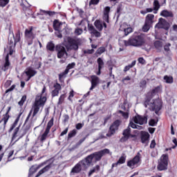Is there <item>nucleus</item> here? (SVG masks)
Returning a JSON list of instances; mask_svg holds the SVG:
<instances>
[{
  "instance_id": "obj_19",
  "label": "nucleus",
  "mask_w": 177,
  "mask_h": 177,
  "mask_svg": "<svg viewBox=\"0 0 177 177\" xmlns=\"http://www.w3.org/2000/svg\"><path fill=\"white\" fill-rule=\"evenodd\" d=\"M129 135H131V128L128 127L127 129H125L123 131V136L121 138V142H125L126 140H128V138H129Z\"/></svg>"
},
{
  "instance_id": "obj_46",
  "label": "nucleus",
  "mask_w": 177,
  "mask_h": 177,
  "mask_svg": "<svg viewBox=\"0 0 177 177\" xmlns=\"http://www.w3.org/2000/svg\"><path fill=\"white\" fill-rule=\"evenodd\" d=\"M153 9L154 10H158L160 9V3L157 0L153 1Z\"/></svg>"
},
{
  "instance_id": "obj_32",
  "label": "nucleus",
  "mask_w": 177,
  "mask_h": 177,
  "mask_svg": "<svg viewBox=\"0 0 177 177\" xmlns=\"http://www.w3.org/2000/svg\"><path fill=\"white\" fill-rule=\"evenodd\" d=\"M61 24L59 21L55 20L53 24V28L56 31H60Z\"/></svg>"
},
{
  "instance_id": "obj_42",
  "label": "nucleus",
  "mask_w": 177,
  "mask_h": 177,
  "mask_svg": "<svg viewBox=\"0 0 177 177\" xmlns=\"http://www.w3.org/2000/svg\"><path fill=\"white\" fill-rule=\"evenodd\" d=\"M52 127H53V119H50V120H49V122H48L46 131H50Z\"/></svg>"
},
{
  "instance_id": "obj_2",
  "label": "nucleus",
  "mask_w": 177,
  "mask_h": 177,
  "mask_svg": "<svg viewBox=\"0 0 177 177\" xmlns=\"http://www.w3.org/2000/svg\"><path fill=\"white\" fill-rule=\"evenodd\" d=\"M119 44L124 45V46H136L138 48L145 45V35L134 33L127 41L120 40Z\"/></svg>"
},
{
  "instance_id": "obj_39",
  "label": "nucleus",
  "mask_w": 177,
  "mask_h": 177,
  "mask_svg": "<svg viewBox=\"0 0 177 177\" xmlns=\"http://www.w3.org/2000/svg\"><path fill=\"white\" fill-rule=\"evenodd\" d=\"M49 133V131L46 130L44 133L41 135L40 140L41 142H44V140H46V138H48V134Z\"/></svg>"
},
{
  "instance_id": "obj_14",
  "label": "nucleus",
  "mask_w": 177,
  "mask_h": 177,
  "mask_svg": "<svg viewBox=\"0 0 177 177\" xmlns=\"http://www.w3.org/2000/svg\"><path fill=\"white\" fill-rule=\"evenodd\" d=\"M140 160V158H139V155L136 156L133 158V160L127 162L128 167H129L130 168H135V165H137Z\"/></svg>"
},
{
  "instance_id": "obj_54",
  "label": "nucleus",
  "mask_w": 177,
  "mask_h": 177,
  "mask_svg": "<svg viewBox=\"0 0 177 177\" xmlns=\"http://www.w3.org/2000/svg\"><path fill=\"white\" fill-rule=\"evenodd\" d=\"M151 12H153L151 8H147L145 11H140V13H142V15H146V13H150Z\"/></svg>"
},
{
  "instance_id": "obj_58",
  "label": "nucleus",
  "mask_w": 177,
  "mask_h": 177,
  "mask_svg": "<svg viewBox=\"0 0 177 177\" xmlns=\"http://www.w3.org/2000/svg\"><path fill=\"white\" fill-rule=\"evenodd\" d=\"M13 46H15V44H13V41H12L11 46L10 48V52H9V55H10V56H12V55H13V49H12Z\"/></svg>"
},
{
  "instance_id": "obj_20",
  "label": "nucleus",
  "mask_w": 177,
  "mask_h": 177,
  "mask_svg": "<svg viewBox=\"0 0 177 177\" xmlns=\"http://www.w3.org/2000/svg\"><path fill=\"white\" fill-rule=\"evenodd\" d=\"M25 37L26 38H30V39H34L35 38V35L32 33V28H30L29 30L28 29L26 30Z\"/></svg>"
},
{
  "instance_id": "obj_29",
  "label": "nucleus",
  "mask_w": 177,
  "mask_h": 177,
  "mask_svg": "<svg viewBox=\"0 0 177 177\" xmlns=\"http://www.w3.org/2000/svg\"><path fill=\"white\" fill-rule=\"evenodd\" d=\"M124 162H125V158H124V156H121L116 163H113L112 165V167H117L118 164H124Z\"/></svg>"
},
{
  "instance_id": "obj_21",
  "label": "nucleus",
  "mask_w": 177,
  "mask_h": 177,
  "mask_svg": "<svg viewBox=\"0 0 177 177\" xmlns=\"http://www.w3.org/2000/svg\"><path fill=\"white\" fill-rule=\"evenodd\" d=\"M88 30L90 31L91 34H92V35H95V37H97V38H99V37H100V32L96 30L93 26H88Z\"/></svg>"
},
{
  "instance_id": "obj_62",
  "label": "nucleus",
  "mask_w": 177,
  "mask_h": 177,
  "mask_svg": "<svg viewBox=\"0 0 177 177\" xmlns=\"http://www.w3.org/2000/svg\"><path fill=\"white\" fill-rule=\"evenodd\" d=\"M140 86L141 88H145L146 86V81L145 80H142L140 83Z\"/></svg>"
},
{
  "instance_id": "obj_7",
  "label": "nucleus",
  "mask_w": 177,
  "mask_h": 177,
  "mask_svg": "<svg viewBox=\"0 0 177 177\" xmlns=\"http://www.w3.org/2000/svg\"><path fill=\"white\" fill-rule=\"evenodd\" d=\"M56 50L57 52V57L58 59H67V51H66V48L61 45H58L56 46Z\"/></svg>"
},
{
  "instance_id": "obj_64",
  "label": "nucleus",
  "mask_w": 177,
  "mask_h": 177,
  "mask_svg": "<svg viewBox=\"0 0 177 177\" xmlns=\"http://www.w3.org/2000/svg\"><path fill=\"white\" fill-rule=\"evenodd\" d=\"M150 147H151V149H154V147H156V140H153L151 141V143L150 145Z\"/></svg>"
},
{
  "instance_id": "obj_22",
  "label": "nucleus",
  "mask_w": 177,
  "mask_h": 177,
  "mask_svg": "<svg viewBox=\"0 0 177 177\" xmlns=\"http://www.w3.org/2000/svg\"><path fill=\"white\" fill-rule=\"evenodd\" d=\"M149 138H150V134H149L146 131H142L141 133V140L142 143H146L147 140H149Z\"/></svg>"
},
{
  "instance_id": "obj_57",
  "label": "nucleus",
  "mask_w": 177,
  "mask_h": 177,
  "mask_svg": "<svg viewBox=\"0 0 177 177\" xmlns=\"http://www.w3.org/2000/svg\"><path fill=\"white\" fill-rule=\"evenodd\" d=\"M99 3V0H91L89 5H97Z\"/></svg>"
},
{
  "instance_id": "obj_48",
  "label": "nucleus",
  "mask_w": 177,
  "mask_h": 177,
  "mask_svg": "<svg viewBox=\"0 0 177 177\" xmlns=\"http://www.w3.org/2000/svg\"><path fill=\"white\" fill-rule=\"evenodd\" d=\"M64 99H66V94L61 95L59 98L58 104H62L64 102Z\"/></svg>"
},
{
  "instance_id": "obj_15",
  "label": "nucleus",
  "mask_w": 177,
  "mask_h": 177,
  "mask_svg": "<svg viewBox=\"0 0 177 177\" xmlns=\"http://www.w3.org/2000/svg\"><path fill=\"white\" fill-rule=\"evenodd\" d=\"M54 89L52 91V96L55 97V96L59 95V92L62 91V86L59 83H55L53 85Z\"/></svg>"
},
{
  "instance_id": "obj_61",
  "label": "nucleus",
  "mask_w": 177,
  "mask_h": 177,
  "mask_svg": "<svg viewBox=\"0 0 177 177\" xmlns=\"http://www.w3.org/2000/svg\"><path fill=\"white\" fill-rule=\"evenodd\" d=\"M19 41H20V33L19 32L16 34V36H15V43L16 42H19Z\"/></svg>"
},
{
  "instance_id": "obj_17",
  "label": "nucleus",
  "mask_w": 177,
  "mask_h": 177,
  "mask_svg": "<svg viewBox=\"0 0 177 177\" xmlns=\"http://www.w3.org/2000/svg\"><path fill=\"white\" fill-rule=\"evenodd\" d=\"M110 7L106 6L104 8L102 19L104 21L109 23V13H110Z\"/></svg>"
},
{
  "instance_id": "obj_24",
  "label": "nucleus",
  "mask_w": 177,
  "mask_h": 177,
  "mask_svg": "<svg viewBox=\"0 0 177 177\" xmlns=\"http://www.w3.org/2000/svg\"><path fill=\"white\" fill-rule=\"evenodd\" d=\"M154 15L149 14L146 17L145 23L151 26L154 23Z\"/></svg>"
},
{
  "instance_id": "obj_51",
  "label": "nucleus",
  "mask_w": 177,
  "mask_h": 177,
  "mask_svg": "<svg viewBox=\"0 0 177 177\" xmlns=\"http://www.w3.org/2000/svg\"><path fill=\"white\" fill-rule=\"evenodd\" d=\"M9 120V114H8V112L6 113V114L4 115L2 121H3L4 122V125H6V122H8Z\"/></svg>"
},
{
  "instance_id": "obj_1",
  "label": "nucleus",
  "mask_w": 177,
  "mask_h": 177,
  "mask_svg": "<svg viewBox=\"0 0 177 177\" xmlns=\"http://www.w3.org/2000/svg\"><path fill=\"white\" fill-rule=\"evenodd\" d=\"M45 102H46V97L42 96V95H38L36 96L35 101L32 104V109L25 121V125H27V124H28V120H30V117H31V114L32 113V118H34L35 116L37 115V113H39L41 107H44V106L45 105Z\"/></svg>"
},
{
  "instance_id": "obj_34",
  "label": "nucleus",
  "mask_w": 177,
  "mask_h": 177,
  "mask_svg": "<svg viewBox=\"0 0 177 177\" xmlns=\"http://www.w3.org/2000/svg\"><path fill=\"white\" fill-rule=\"evenodd\" d=\"M100 169V166L97 165L95 167H93L92 169H91L88 172V176H91L93 174H95L96 171H99Z\"/></svg>"
},
{
  "instance_id": "obj_23",
  "label": "nucleus",
  "mask_w": 177,
  "mask_h": 177,
  "mask_svg": "<svg viewBox=\"0 0 177 177\" xmlns=\"http://www.w3.org/2000/svg\"><path fill=\"white\" fill-rule=\"evenodd\" d=\"M50 168H51L50 165H48L44 167L43 169H41V170L39 171V172L37 174L35 177L41 176V175H43V174H45V172H48V171H49V169H50Z\"/></svg>"
},
{
  "instance_id": "obj_28",
  "label": "nucleus",
  "mask_w": 177,
  "mask_h": 177,
  "mask_svg": "<svg viewBox=\"0 0 177 177\" xmlns=\"http://www.w3.org/2000/svg\"><path fill=\"white\" fill-rule=\"evenodd\" d=\"M94 24L96 28L99 30V31H102V30H103V25L102 24V22H100V21L99 20L95 21Z\"/></svg>"
},
{
  "instance_id": "obj_41",
  "label": "nucleus",
  "mask_w": 177,
  "mask_h": 177,
  "mask_svg": "<svg viewBox=\"0 0 177 177\" xmlns=\"http://www.w3.org/2000/svg\"><path fill=\"white\" fill-rule=\"evenodd\" d=\"M77 135V131L75 129L72 130L68 134V139H71V138H74Z\"/></svg>"
},
{
  "instance_id": "obj_45",
  "label": "nucleus",
  "mask_w": 177,
  "mask_h": 177,
  "mask_svg": "<svg viewBox=\"0 0 177 177\" xmlns=\"http://www.w3.org/2000/svg\"><path fill=\"white\" fill-rule=\"evenodd\" d=\"M162 91L161 87L158 86L155 88L153 90H152V95H154V93H161Z\"/></svg>"
},
{
  "instance_id": "obj_60",
  "label": "nucleus",
  "mask_w": 177,
  "mask_h": 177,
  "mask_svg": "<svg viewBox=\"0 0 177 177\" xmlns=\"http://www.w3.org/2000/svg\"><path fill=\"white\" fill-rule=\"evenodd\" d=\"M73 97H74V91H71L69 93V96L68 97V100H71V99H73Z\"/></svg>"
},
{
  "instance_id": "obj_26",
  "label": "nucleus",
  "mask_w": 177,
  "mask_h": 177,
  "mask_svg": "<svg viewBox=\"0 0 177 177\" xmlns=\"http://www.w3.org/2000/svg\"><path fill=\"white\" fill-rule=\"evenodd\" d=\"M9 66H10V63L9 62V55H7L6 57V62L4 66L2 67L3 71H6L9 68Z\"/></svg>"
},
{
  "instance_id": "obj_33",
  "label": "nucleus",
  "mask_w": 177,
  "mask_h": 177,
  "mask_svg": "<svg viewBox=\"0 0 177 177\" xmlns=\"http://www.w3.org/2000/svg\"><path fill=\"white\" fill-rule=\"evenodd\" d=\"M20 117H21V113L19 114V115L17 116V119L15 120L12 127L10 128V131H13V129H15V128L16 127V125H17L19 120H20Z\"/></svg>"
},
{
  "instance_id": "obj_63",
  "label": "nucleus",
  "mask_w": 177,
  "mask_h": 177,
  "mask_svg": "<svg viewBox=\"0 0 177 177\" xmlns=\"http://www.w3.org/2000/svg\"><path fill=\"white\" fill-rule=\"evenodd\" d=\"M169 46H171V44H167L165 47L164 49L166 52H168L169 50Z\"/></svg>"
},
{
  "instance_id": "obj_8",
  "label": "nucleus",
  "mask_w": 177,
  "mask_h": 177,
  "mask_svg": "<svg viewBox=\"0 0 177 177\" xmlns=\"http://www.w3.org/2000/svg\"><path fill=\"white\" fill-rule=\"evenodd\" d=\"M118 127H120V121L116 120L115 121L110 127L109 132L106 133V136L108 138H111L114 133H115V131L117 129H118Z\"/></svg>"
},
{
  "instance_id": "obj_10",
  "label": "nucleus",
  "mask_w": 177,
  "mask_h": 177,
  "mask_svg": "<svg viewBox=\"0 0 177 177\" xmlns=\"http://www.w3.org/2000/svg\"><path fill=\"white\" fill-rule=\"evenodd\" d=\"M156 28H164L165 30H169V23L167 22L165 19H159L158 23L155 26Z\"/></svg>"
},
{
  "instance_id": "obj_31",
  "label": "nucleus",
  "mask_w": 177,
  "mask_h": 177,
  "mask_svg": "<svg viewBox=\"0 0 177 177\" xmlns=\"http://www.w3.org/2000/svg\"><path fill=\"white\" fill-rule=\"evenodd\" d=\"M164 80L166 84H172V82H174V77L171 76L165 75Z\"/></svg>"
},
{
  "instance_id": "obj_43",
  "label": "nucleus",
  "mask_w": 177,
  "mask_h": 177,
  "mask_svg": "<svg viewBox=\"0 0 177 177\" xmlns=\"http://www.w3.org/2000/svg\"><path fill=\"white\" fill-rule=\"evenodd\" d=\"M107 131L106 130L103 131L102 132L100 133L98 139H106V136H107Z\"/></svg>"
},
{
  "instance_id": "obj_9",
  "label": "nucleus",
  "mask_w": 177,
  "mask_h": 177,
  "mask_svg": "<svg viewBox=\"0 0 177 177\" xmlns=\"http://www.w3.org/2000/svg\"><path fill=\"white\" fill-rule=\"evenodd\" d=\"M133 121L135 124H139V125H143L144 124H147V117L140 116L139 115L133 118Z\"/></svg>"
},
{
  "instance_id": "obj_49",
  "label": "nucleus",
  "mask_w": 177,
  "mask_h": 177,
  "mask_svg": "<svg viewBox=\"0 0 177 177\" xmlns=\"http://www.w3.org/2000/svg\"><path fill=\"white\" fill-rule=\"evenodd\" d=\"M8 3H9V0H0V6H1V8H5Z\"/></svg>"
},
{
  "instance_id": "obj_13",
  "label": "nucleus",
  "mask_w": 177,
  "mask_h": 177,
  "mask_svg": "<svg viewBox=\"0 0 177 177\" xmlns=\"http://www.w3.org/2000/svg\"><path fill=\"white\" fill-rule=\"evenodd\" d=\"M91 86L90 88V91H93V89H95V88H96V86H97V84H99L100 80L96 75H92L91 76Z\"/></svg>"
},
{
  "instance_id": "obj_44",
  "label": "nucleus",
  "mask_w": 177,
  "mask_h": 177,
  "mask_svg": "<svg viewBox=\"0 0 177 177\" xmlns=\"http://www.w3.org/2000/svg\"><path fill=\"white\" fill-rule=\"evenodd\" d=\"M100 153H101V156L103 157V156H106V154H110V149H104L100 151Z\"/></svg>"
},
{
  "instance_id": "obj_53",
  "label": "nucleus",
  "mask_w": 177,
  "mask_h": 177,
  "mask_svg": "<svg viewBox=\"0 0 177 177\" xmlns=\"http://www.w3.org/2000/svg\"><path fill=\"white\" fill-rule=\"evenodd\" d=\"M119 113H120V114H122V117H124V118H125L126 120L129 118V115L128 114L127 112H124L122 111H120Z\"/></svg>"
},
{
  "instance_id": "obj_30",
  "label": "nucleus",
  "mask_w": 177,
  "mask_h": 177,
  "mask_svg": "<svg viewBox=\"0 0 177 177\" xmlns=\"http://www.w3.org/2000/svg\"><path fill=\"white\" fill-rule=\"evenodd\" d=\"M154 46L158 50H160L162 48V42L160 41H156L154 42Z\"/></svg>"
},
{
  "instance_id": "obj_4",
  "label": "nucleus",
  "mask_w": 177,
  "mask_h": 177,
  "mask_svg": "<svg viewBox=\"0 0 177 177\" xmlns=\"http://www.w3.org/2000/svg\"><path fill=\"white\" fill-rule=\"evenodd\" d=\"M145 106L148 107L150 110L155 111L156 114L161 110V102L158 100H149L147 99L145 102Z\"/></svg>"
},
{
  "instance_id": "obj_47",
  "label": "nucleus",
  "mask_w": 177,
  "mask_h": 177,
  "mask_svg": "<svg viewBox=\"0 0 177 177\" xmlns=\"http://www.w3.org/2000/svg\"><path fill=\"white\" fill-rule=\"evenodd\" d=\"M106 52V48L104 47H100L97 51L96 53L97 55H102V53H104Z\"/></svg>"
},
{
  "instance_id": "obj_40",
  "label": "nucleus",
  "mask_w": 177,
  "mask_h": 177,
  "mask_svg": "<svg viewBox=\"0 0 177 177\" xmlns=\"http://www.w3.org/2000/svg\"><path fill=\"white\" fill-rule=\"evenodd\" d=\"M67 74H68V69H66L64 72L60 73L59 75V81H62V80H63V78H64V77H66V75H67Z\"/></svg>"
},
{
  "instance_id": "obj_55",
  "label": "nucleus",
  "mask_w": 177,
  "mask_h": 177,
  "mask_svg": "<svg viewBox=\"0 0 177 177\" xmlns=\"http://www.w3.org/2000/svg\"><path fill=\"white\" fill-rule=\"evenodd\" d=\"M75 66V63L74 62L69 64L67 66V68H66V70H68V71L71 70V68H74Z\"/></svg>"
},
{
  "instance_id": "obj_11",
  "label": "nucleus",
  "mask_w": 177,
  "mask_h": 177,
  "mask_svg": "<svg viewBox=\"0 0 177 177\" xmlns=\"http://www.w3.org/2000/svg\"><path fill=\"white\" fill-rule=\"evenodd\" d=\"M121 31H124V35H129L131 32L133 31V29L129 26V25H127V24H123L122 26H120Z\"/></svg>"
},
{
  "instance_id": "obj_18",
  "label": "nucleus",
  "mask_w": 177,
  "mask_h": 177,
  "mask_svg": "<svg viewBox=\"0 0 177 177\" xmlns=\"http://www.w3.org/2000/svg\"><path fill=\"white\" fill-rule=\"evenodd\" d=\"M91 158V161L93 160V158H95V161H100L102 160V153H100V151L97 152H95L91 155L88 156Z\"/></svg>"
},
{
  "instance_id": "obj_50",
  "label": "nucleus",
  "mask_w": 177,
  "mask_h": 177,
  "mask_svg": "<svg viewBox=\"0 0 177 177\" xmlns=\"http://www.w3.org/2000/svg\"><path fill=\"white\" fill-rule=\"evenodd\" d=\"M26 99H27L26 95L22 96L21 100L18 102L19 106H23V104H24V102H26Z\"/></svg>"
},
{
  "instance_id": "obj_35",
  "label": "nucleus",
  "mask_w": 177,
  "mask_h": 177,
  "mask_svg": "<svg viewBox=\"0 0 177 177\" xmlns=\"http://www.w3.org/2000/svg\"><path fill=\"white\" fill-rule=\"evenodd\" d=\"M46 48L48 50H55V44H53L52 41H50L47 44Z\"/></svg>"
},
{
  "instance_id": "obj_5",
  "label": "nucleus",
  "mask_w": 177,
  "mask_h": 177,
  "mask_svg": "<svg viewBox=\"0 0 177 177\" xmlns=\"http://www.w3.org/2000/svg\"><path fill=\"white\" fill-rule=\"evenodd\" d=\"M80 46V39H73L71 37L68 38V41L65 44V48L68 50H78Z\"/></svg>"
},
{
  "instance_id": "obj_16",
  "label": "nucleus",
  "mask_w": 177,
  "mask_h": 177,
  "mask_svg": "<svg viewBox=\"0 0 177 177\" xmlns=\"http://www.w3.org/2000/svg\"><path fill=\"white\" fill-rule=\"evenodd\" d=\"M45 162L41 163L40 165H32L30 169H29V172L31 175H32V174H35V172H37L38 171V169H39V168H42V167H44L45 165Z\"/></svg>"
},
{
  "instance_id": "obj_36",
  "label": "nucleus",
  "mask_w": 177,
  "mask_h": 177,
  "mask_svg": "<svg viewBox=\"0 0 177 177\" xmlns=\"http://www.w3.org/2000/svg\"><path fill=\"white\" fill-rule=\"evenodd\" d=\"M97 62L98 63V68L102 70L103 67H104V62H103V59H102V58H98Z\"/></svg>"
},
{
  "instance_id": "obj_27",
  "label": "nucleus",
  "mask_w": 177,
  "mask_h": 177,
  "mask_svg": "<svg viewBox=\"0 0 177 177\" xmlns=\"http://www.w3.org/2000/svg\"><path fill=\"white\" fill-rule=\"evenodd\" d=\"M129 127H131L133 129H139V130L143 129V127L142 126H139L138 124H136L135 123H133V121H130Z\"/></svg>"
},
{
  "instance_id": "obj_25",
  "label": "nucleus",
  "mask_w": 177,
  "mask_h": 177,
  "mask_svg": "<svg viewBox=\"0 0 177 177\" xmlns=\"http://www.w3.org/2000/svg\"><path fill=\"white\" fill-rule=\"evenodd\" d=\"M160 15L163 17H174V14H172L171 11H168L167 10L162 11Z\"/></svg>"
},
{
  "instance_id": "obj_52",
  "label": "nucleus",
  "mask_w": 177,
  "mask_h": 177,
  "mask_svg": "<svg viewBox=\"0 0 177 177\" xmlns=\"http://www.w3.org/2000/svg\"><path fill=\"white\" fill-rule=\"evenodd\" d=\"M84 32V30L82 29L77 28L75 30V35H81Z\"/></svg>"
},
{
  "instance_id": "obj_56",
  "label": "nucleus",
  "mask_w": 177,
  "mask_h": 177,
  "mask_svg": "<svg viewBox=\"0 0 177 177\" xmlns=\"http://www.w3.org/2000/svg\"><path fill=\"white\" fill-rule=\"evenodd\" d=\"M149 124L151 127H155V125H157V122L154 119H151L149 120Z\"/></svg>"
},
{
  "instance_id": "obj_3",
  "label": "nucleus",
  "mask_w": 177,
  "mask_h": 177,
  "mask_svg": "<svg viewBox=\"0 0 177 177\" xmlns=\"http://www.w3.org/2000/svg\"><path fill=\"white\" fill-rule=\"evenodd\" d=\"M92 164V158L88 156L86 158L80 160L77 165L73 167L71 175H75L80 174L81 171H86Z\"/></svg>"
},
{
  "instance_id": "obj_6",
  "label": "nucleus",
  "mask_w": 177,
  "mask_h": 177,
  "mask_svg": "<svg viewBox=\"0 0 177 177\" xmlns=\"http://www.w3.org/2000/svg\"><path fill=\"white\" fill-rule=\"evenodd\" d=\"M167 167H168V155H162L158 165V169L164 171V169H167Z\"/></svg>"
},
{
  "instance_id": "obj_38",
  "label": "nucleus",
  "mask_w": 177,
  "mask_h": 177,
  "mask_svg": "<svg viewBox=\"0 0 177 177\" xmlns=\"http://www.w3.org/2000/svg\"><path fill=\"white\" fill-rule=\"evenodd\" d=\"M150 27H151V25L145 22V25L142 27V31L144 32H147V31L150 30Z\"/></svg>"
},
{
  "instance_id": "obj_59",
  "label": "nucleus",
  "mask_w": 177,
  "mask_h": 177,
  "mask_svg": "<svg viewBox=\"0 0 177 177\" xmlns=\"http://www.w3.org/2000/svg\"><path fill=\"white\" fill-rule=\"evenodd\" d=\"M15 88H16V85L13 84L10 88L6 90V93L12 92V91H13V89H15Z\"/></svg>"
},
{
  "instance_id": "obj_12",
  "label": "nucleus",
  "mask_w": 177,
  "mask_h": 177,
  "mask_svg": "<svg viewBox=\"0 0 177 177\" xmlns=\"http://www.w3.org/2000/svg\"><path fill=\"white\" fill-rule=\"evenodd\" d=\"M26 74L28 76V78L26 80V81H30V79L32 77H34L35 74H37V71H35L34 69L31 68H28L26 70L24 71V73L22 74V75H24Z\"/></svg>"
},
{
  "instance_id": "obj_37",
  "label": "nucleus",
  "mask_w": 177,
  "mask_h": 177,
  "mask_svg": "<svg viewBox=\"0 0 177 177\" xmlns=\"http://www.w3.org/2000/svg\"><path fill=\"white\" fill-rule=\"evenodd\" d=\"M135 64H136V61H133L131 64L124 67V71L126 73V71H129L132 67H133V66H135Z\"/></svg>"
}]
</instances>
